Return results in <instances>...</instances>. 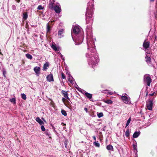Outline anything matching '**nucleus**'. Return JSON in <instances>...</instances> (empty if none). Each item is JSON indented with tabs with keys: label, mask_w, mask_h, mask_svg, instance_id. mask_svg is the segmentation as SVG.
I'll return each instance as SVG.
<instances>
[{
	"label": "nucleus",
	"mask_w": 157,
	"mask_h": 157,
	"mask_svg": "<svg viewBox=\"0 0 157 157\" xmlns=\"http://www.w3.org/2000/svg\"><path fill=\"white\" fill-rule=\"evenodd\" d=\"M64 30L63 29H61L59 30L58 32V35L59 36H61L63 33Z\"/></svg>",
	"instance_id": "obj_24"
},
{
	"label": "nucleus",
	"mask_w": 157,
	"mask_h": 157,
	"mask_svg": "<svg viewBox=\"0 0 157 157\" xmlns=\"http://www.w3.org/2000/svg\"><path fill=\"white\" fill-rule=\"evenodd\" d=\"M41 130L43 132L45 131V129L44 127V126L43 125H42L41 126Z\"/></svg>",
	"instance_id": "obj_35"
},
{
	"label": "nucleus",
	"mask_w": 157,
	"mask_h": 157,
	"mask_svg": "<svg viewBox=\"0 0 157 157\" xmlns=\"http://www.w3.org/2000/svg\"><path fill=\"white\" fill-rule=\"evenodd\" d=\"M49 63L48 62L44 64L42 70L44 71H46L48 69V67H49Z\"/></svg>",
	"instance_id": "obj_11"
},
{
	"label": "nucleus",
	"mask_w": 157,
	"mask_h": 157,
	"mask_svg": "<svg viewBox=\"0 0 157 157\" xmlns=\"http://www.w3.org/2000/svg\"><path fill=\"white\" fill-rule=\"evenodd\" d=\"M88 63L91 65H95L99 62V59L97 55H94L91 57H89Z\"/></svg>",
	"instance_id": "obj_2"
},
{
	"label": "nucleus",
	"mask_w": 157,
	"mask_h": 157,
	"mask_svg": "<svg viewBox=\"0 0 157 157\" xmlns=\"http://www.w3.org/2000/svg\"><path fill=\"white\" fill-rule=\"evenodd\" d=\"M73 78V77L71 76H69V77L68 78V81H69L71 83H72L73 82V81L72 79Z\"/></svg>",
	"instance_id": "obj_32"
},
{
	"label": "nucleus",
	"mask_w": 157,
	"mask_h": 157,
	"mask_svg": "<svg viewBox=\"0 0 157 157\" xmlns=\"http://www.w3.org/2000/svg\"><path fill=\"white\" fill-rule=\"evenodd\" d=\"M97 115L99 118H100L103 116V114L102 113H100L97 114Z\"/></svg>",
	"instance_id": "obj_33"
},
{
	"label": "nucleus",
	"mask_w": 157,
	"mask_h": 157,
	"mask_svg": "<svg viewBox=\"0 0 157 157\" xmlns=\"http://www.w3.org/2000/svg\"><path fill=\"white\" fill-rule=\"evenodd\" d=\"M143 47L144 48L147 49L149 47L150 43L148 41L146 42V40L144 42L143 45Z\"/></svg>",
	"instance_id": "obj_9"
},
{
	"label": "nucleus",
	"mask_w": 157,
	"mask_h": 157,
	"mask_svg": "<svg viewBox=\"0 0 157 157\" xmlns=\"http://www.w3.org/2000/svg\"><path fill=\"white\" fill-rule=\"evenodd\" d=\"M93 144L96 147H100V144L98 143V141H95L94 142Z\"/></svg>",
	"instance_id": "obj_26"
},
{
	"label": "nucleus",
	"mask_w": 157,
	"mask_h": 157,
	"mask_svg": "<svg viewBox=\"0 0 157 157\" xmlns=\"http://www.w3.org/2000/svg\"><path fill=\"white\" fill-rule=\"evenodd\" d=\"M144 82L147 83L148 86H150L151 83L152 81L151 77L149 76H146V75H145L144 76Z\"/></svg>",
	"instance_id": "obj_3"
},
{
	"label": "nucleus",
	"mask_w": 157,
	"mask_h": 157,
	"mask_svg": "<svg viewBox=\"0 0 157 157\" xmlns=\"http://www.w3.org/2000/svg\"><path fill=\"white\" fill-rule=\"evenodd\" d=\"M129 131L128 129L125 132V135L126 136L128 137L129 136Z\"/></svg>",
	"instance_id": "obj_25"
},
{
	"label": "nucleus",
	"mask_w": 157,
	"mask_h": 157,
	"mask_svg": "<svg viewBox=\"0 0 157 157\" xmlns=\"http://www.w3.org/2000/svg\"><path fill=\"white\" fill-rule=\"evenodd\" d=\"M52 48L55 51H56L57 50V49L56 48V45L54 44H52L51 46Z\"/></svg>",
	"instance_id": "obj_29"
},
{
	"label": "nucleus",
	"mask_w": 157,
	"mask_h": 157,
	"mask_svg": "<svg viewBox=\"0 0 157 157\" xmlns=\"http://www.w3.org/2000/svg\"><path fill=\"white\" fill-rule=\"evenodd\" d=\"M26 57L29 59H33V56L27 53L25 55Z\"/></svg>",
	"instance_id": "obj_20"
},
{
	"label": "nucleus",
	"mask_w": 157,
	"mask_h": 157,
	"mask_svg": "<svg viewBox=\"0 0 157 157\" xmlns=\"http://www.w3.org/2000/svg\"><path fill=\"white\" fill-rule=\"evenodd\" d=\"M104 102L105 103H107L108 104H111L113 103V101L111 100H104Z\"/></svg>",
	"instance_id": "obj_23"
},
{
	"label": "nucleus",
	"mask_w": 157,
	"mask_h": 157,
	"mask_svg": "<svg viewBox=\"0 0 157 157\" xmlns=\"http://www.w3.org/2000/svg\"><path fill=\"white\" fill-rule=\"evenodd\" d=\"M106 148L108 150H110L113 149V147L112 145L109 144L107 146Z\"/></svg>",
	"instance_id": "obj_21"
},
{
	"label": "nucleus",
	"mask_w": 157,
	"mask_h": 157,
	"mask_svg": "<svg viewBox=\"0 0 157 157\" xmlns=\"http://www.w3.org/2000/svg\"><path fill=\"white\" fill-rule=\"evenodd\" d=\"M45 134L46 135L49 136V139H52V137L50 136L51 135V133L49 132L48 129H47L45 131Z\"/></svg>",
	"instance_id": "obj_19"
},
{
	"label": "nucleus",
	"mask_w": 157,
	"mask_h": 157,
	"mask_svg": "<svg viewBox=\"0 0 157 157\" xmlns=\"http://www.w3.org/2000/svg\"><path fill=\"white\" fill-rule=\"evenodd\" d=\"M47 80L49 82H53L54 79L52 74L48 75L46 77Z\"/></svg>",
	"instance_id": "obj_7"
},
{
	"label": "nucleus",
	"mask_w": 157,
	"mask_h": 157,
	"mask_svg": "<svg viewBox=\"0 0 157 157\" xmlns=\"http://www.w3.org/2000/svg\"><path fill=\"white\" fill-rule=\"evenodd\" d=\"M61 93L66 99L69 100H70V98L68 97V95L67 91H65L64 90H62L61 91Z\"/></svg>",
	"instance_id": "obj_12"
},
{
	"label": "nucleus",
	"mask_w": 157,
	"mask_h": 157,
	"mask_svg": "<svg viewBox=\"0 0 157 157\" xmlns=\"http://www.w3.org/2000/svg\"><path fill=\"white\" fill-rule=\"evenodd\" d=\"M89 56H90V55L88 54H86V56L87 57H88Z\"/></svg>",
	"instance_id": "obj_44"
},
{
	"label": "nucleus",
	"mask_w": 157,
	"mask_h": 157,
	"mask_svg": "<svg viewBox=\"0 0 157 157\" xmlns=\"http://www.w3.org/2000/svg\"><path fill=\"white\" fill-rule=\"evenodd\" d=\"M147 95V94H146V96Z\"/></svg>",
	"instance_id": "obj_51"
},
{
	"label": "nucleus",
	"mask_w": 157,
	"mask_h": 157,
	"mask_svg": "<svg viewBox=\"0 0 157 157\" xmlns=\"http://www.w3.org/2000/svg\"><path fill=\"white\" fill-rule=\"evenodd\" d=\"M66 103L68 105H70L71 104L68 100H67L66 101Z\"/></svg>",
	"instance_id": "obj_38"
},
{
	"label": "nucleus",
	"mask_w": 157,
	"mask_h": 157,
	"mask_svg": "<svg viewBox=\"0 0 157 157\" xmlns=\"http://www.w3.org/2000/svg\"><path fill=\"white\" fill-rule=\"evenodd\" d=\"M85 95L89 99H91L92 97V94L89 93L87 92H86L85 94Z\"/></svg>",
	"instance_id": "obj_16"
},
{
	"label": "nucleus",
	"mask_w": 157,
	"mask_h": 157,
	"mask_svg": "<svg viewBox=\"0 0 157 157\" xmlns=\"http://www.w3.org/2000/svg\"><path fill=\"white\" fill-rule=\"evenodd\" d=\"M44 9V7H42L41 5L38 6L37 8V9L39 10H43Z\"/></svg>",
	"instance_id": "obj_34"
},
{
	"label": "nucleus",
	"mask_w": 157,
	"mask_h": 157,
	"mask_svg": "<svg viewBox=\"0 0 157 157\" xmlns=\"http://www.w3.org/2000/svg\"><path fill=\"white\" fill-rule=\"evenodd\" d=\"M0 55H3L2 54V53L1 52H0Z\"/></svg>",
	"instance_id": "obj_49"
},
{
	"label": "nucleus",
	"mask_w": 157,
	"mask_h": 157,
	"mask_svg": "<svg viewBox=\"0 0 157 157\" xmlns=\"http://www.w3.org/2000/svg\"><path fill=\"white\" fill-rule=\"evenodd\" d=\"M15 0L18 3H19L20 1V0Z\"/></svg>",
	"instance_id": "obj_46"
},
{
	"label": "nucleus",
	"mask_w": 157,
	"mask_h": 157,
	"mask_svg": "<svg viewBox=\"0 0 157 157\" xmlns=\"http://www.w3.org/2000/svg\"><path fill=\"white\" fill-rule=\"evenodd\" d=\"M61 112L62 114L64 116H66L67 115L66 112L65 110L62 109Z\"/></svg>",
	"instance_id": "obj_28"
},
{
	"label": "nucleus",
	"mask_w": 157,
	"mask_h": 157,
	"mask_svg": "<svg viewBox=\"0 0 157 157\" xmlns=\"http://www.w3.org/2000/svg\"><path fill=\"white\" fill-rule=\"evenodd\" d=\"M155 93V92H154L152 94H149V95L150 96H154V94Z\"/></svg>",
	"instance_id": "obj_41"
},
{
	"label": "nucleus",
	"mask_w": 157,
	"mask_h": 157,
	"mask_svg": "<svg viewBox=\"0 0 157 157\" xmlns=\"http://www.w3.org/2000/svg\"><path fill=\"white\" fill-rule=\"evenodd\" d=\"M10 101L12 103H13V104H15L16 103V100L15 98H12L11 99H10Z\"/></svg>",
	"instance_id": "obj_22"
},
{
	"label": "nucleus",
	"mask_w": 157,
	"mask_h": 157,
	"mask_svg": "<svg viewBox=\"0 0 157 157\" xmlns=\"http://www.w3.org/2000/svg\"><path fill=\"white\" fill-rule=\"evenodd\" d=\"M53 3H50L49 4V8L51 9H52L53 8Z\"/></svg>",
	"instance_id": "obj_31"
},
{
	"label": "nucleus",
	"mask_w": 157,
	"mask_h": 157,
	"mask_svg": "<svg viewBox=\"0 0 157 157\" xmlns=\"http://www.w3.org/2000/svg\"><path fill=\"white\" fill-rule=\"evenodd\" d=\"M109 94H110V95H111L113 93L111 92H109Z\"/></svg>",
	"instance_id": "obj_47"
},
{
	"label": "nucleus",
	"mask_w": 157,
	"mask_h": 157,
	"mask_svg": "<svg viewBox=\"0 0 157 157\" xmlns=\"http://www.w3.org/2000/svg\"><path fill=\"white\" fill-rule=\"evenodd\" d=\"M51 27L48 23L47 24V34H49L51 33Z\"/></svg>",
	"instance_id": "obj_14"
},
{
	"label": "nucleus",
	"mask_w": 157,
	"mask_h": 157,
	"mask_svg": "<svg viewBox=\"0 0 157 157\" xmlns=\"http://www.w3.org/2000/svg\"><path fill=\"white\" fill-rule=\"evenodd\" d=\"M131 120V118L130 117L128 119V121H127V123H126V127H126L129 125V124L130 123Z\"/></svg>",
	"instance_id": "obj_30"
},
{
	"label": "nucleus",
	"mask_w": 157,
	"mask_h": 157,
	"mask_svg": "<svg viewBox=\"0 0 157 157\" xmlns=\"http://www.w3.org/2000/svg\"><path fill=\"white\" fill-rule=\"evenodd\" d=\"M61 76H62V78L63 79H64L66 78L64 74V73L63 72H62L61 73Z\"/></svg>",
	"instance_id": "obj_36"
},
{
	"label": "nucleus",
	"mask_w": 157,
	"mask_h": 157,
	"mask_svg": "<svg viewBox=\"0 0 157 157\" xmlns=\"http://www.w3.org/2000/svg\"><path fill=\"white\" fill-rule=\"evenodd\" d=\"M33 70L36 74L38 76L40 73V67H36L34 68Z\"/></svg>",
	"instance_id": "obj_8"
},
{
	"label": "nucleus",
	"mask_w": 157,
	"mask_h": 157,
	"mask_svg": "<svg viewBox=\"0 0 157 157\" xmlns=\"http://www.w3.org/2000/svg\"><path fill=\"white\" fill-rule=\"evenodd\" d=\"M94 5L93 3H88L86 14V22L88 24L89 23L92 24L93 22L92 17L94 14L93 11L94 9Z\"/></svg>",
	"instance_id": "obj_1"
},
{
	"label": "nucleus",
	"mask_w": 157,
	"mask_h": 157,
	"mask_svg": "<svg viewBox=\"0 0 157 157\" xmlns=\"http://www.w3.org/2000/svg\"><path fill=\"white\" fill-rule=\"evenodd\" d=\"M28 17V14L27 12H24L23 13V19L25 20L27 19Z\"/></svg>",
	"instance_id": "obj_18"
},
{
	"label": "nucleus",
	"mask_w": 157,
	"mask_h": 157,
	"mask_svg": "<svg viewBox=\"0 0 157 157\" xmlns=\"http://www.w3.org/2000/svg\"><path fill=\"white\" fill-rule=\"evenodd\" d=\"M21 96L22 98L24 100H25L26 99V96L25 94H21Z\"/></svg>",
	"instance_id": "obj_27"
},
{
	"label": "nucleus",
	"mask_w": 157,
	"mask_h": 157,
	"mask_svg": "<svg viewBox=\"0 0 157 157\" xmlns=\"http://www.w3.org/2000/svg\"><path fill=\"white\" fill-rule=\"evenodd\" d=\"M67 100L66 99V98H62V101H63V102H66V101H67Z\"/></svg>",
	"instance_id": "obj_40"
},
{
	"label": "nucleus",
	"mask_w": 157,
	"mask_h": 157,
	"mask_svg": "<svg viewBox=\"0 0 157 157\" xmlns=\"http://www.w3.org/2000/svg\"><path fill=\"white\" fill-rule=\"evenodd\" d=\"M121 99L123 102L125 104H129L130 103V99L129 98L125 96H122L121 97Z\"/></svg>",
	"instance_id": "obj_5"
},
{
	"label": "nucleus",
	"mask_w": 157,
	"mask_h": 157,
	"mask_svg": "<svg viewBox=\"0 0 157 157\" xmlns=\"http://www.w3.org/2000/svg\"><path fill=\"white\" fill-rule=\"evenodd\" d=\"M155 17L156 18L157 17V11H156V12L155 13Z\"/></svg>",
	"instance_id": "obj_45"
},
{
	"label": "nucleus",
	"mask_w": 157,
	"mask_h": 157,
	"mask_svg": "<svg viewBox=\"0 0 157 157\" xmlns=\"http://www.w3.org/2000/svg\"><path fill=\"white\" fill-rule=\"evenodd\" d=\"M36 121L38 122L40 125L44 124V122L41 120L39 117H37L36 119Z\"/></svg>",
	"instance_id": "obj_13"
},
{
	"label": "nucleus",
	"mask_w": 157,
	"mask_h": 157,
	"mask_svg": "<svg viewBox=\"0 0 157 157\" xmlns=\"http://www.w3.org/2000/svg\"><path fill=\"white\" fill-rule=\"evenodd\" d=\"M84 110L86 111V113H87L88 112V109L87 108H84Z\"/></svg>",
	"instance_id": "obj_42"
},
{
	"label": "nucleus",
	"mask_w": 157,
	"mask_h": 157,
	"mask_svg": "<svg viewBox=\"0 0 157 157\" xmlns=\"http://www.w3.org/2000/svg\"><path fill=\"white\" fill-rule=\"evenodd\" d=\"M132 146H133V147L134 150H137V148H136L137 147L136 146V145H135L134 144H133Z\"/></svg>",
	"instance_id": "obj_37"
},
{
	"label": "nucleus",
	"mask_w": 157,
	"mask_h": 157,
	"mask_svg": "<svg viewBox=\"0 0 157 157\" xmlns=\"http://www.w3.org/2000/svg\"><path fill=\"white\" fill-rule=\"evenodd\" d=\"M6 74V72L5 71H3V76L5 77H6V76L5 75Z\"/></svg>",
	"instance_id": "obj_39"
},
{
	"label": "nucleus",
	"mask_w": 157,
	"mask_h": 157,
	"mask_svg": "<svg viewBox=\"0 0 157 157\" xmlns=\"http://www.w3.org/2000/svg\"><path fill=\"white\" fill-rule=\"evenodd\" d=\"M155 0H150L151 2H153Z\"/></svg>",
	"instance_id": "obj_48"
},
{
	"label": "nucleus",
	"mask_w": 157,
	"mask_h": 157,
	"mask_svg": "<svg viewBox=\"0 0 157 157\" xmlns=\"http://www.w3.org/2000/svg\"><path fill=\"white\" fill-rule=\"evenodd\" d=\"M93 138L94 140L95 141H96V138L95 136H93Z\"/></svg>",
	"instance_id": "obj_43"
},
{
	"label": "nucleus",
	"mask_w": 157,
	"mask_h": 157,
	"mask_svg": "<svg viewBox=\"0 0 157 157\" xmlns=\"http://www.w3.org/2000/svg\"><path fill=\"white\" fill-rule=\"evenodd\" d=\"M145 59H146V62L147 63H150L151 62V58L147 55H146L145 57Z\"/></svg>",
	"instance_id": "obj_17"
},
{
	"label": "nucleus",
	"mask_w": 157,
	"mask_h": 157,
	"mask_svg": "<svg viewBox=\"0 0 157 157\" xmlns=\"http://www.w3.org/2000/svg\"><path fill=\"white\" fill-rule=\"evenodd\" d=\"M153 99L154 98H153L152 99H150L148 101V102H147L146 106L147 109L149 110H151L152 109L153 105Z\"/></svg>",
	"instance_id": "obj_4"
},
{
	"label": "nucleus",
	"mask_w": 157,
	"mask_h": 157,
	"mask_svg": "<svg viewBox=\"0 0 157 157\" xmlns=\"http://www.w3.org/2000/svg\"><path fill=\"white\" fill-rule=\"evenodd\" d=\"M80 29L79 27L77 26H75L73 29L72 32L75 34L77 35L78 34L79 32H80Z\"/></svg>",
	"instance_id": "obj_6"
},
{
	"label": "nucleus",
	"mask_w": 157,
	"mask_h": 157,
	"mask_svg": "<svg viewBox=\"0 0 157 157\" xmlns=\"http://www.w3.org/2000/svg\"><path fill=\"white\" fill-rule=\"evenodd\" d=\"M53 9L56 13H59L61 12V8L57 5H56L54 7Z\"/></svg>",
	"instance_id": "obj_10"
},
{
	"label": "nucleus",
	"mask_w": 157,
	"mask_h": 157,
	"mask_svg": "<svg viewBox=\"0 0 157 157\" xmlns=\"http://www.w3.org/2000/svg\"><path fill=\"white\" fill-rule=\"evenodd\" d=\"M140 132H135L133 135V137L134 138H137L140 135Z\"/></svg>",
	"instance_id": "obj_15"
},
{
	"label": "nucleus",
	"mask_w": 157,
	"mask_h": 157,
	"mask_svg": "<svg viewBox=\"0 0 157 157\" xmlns=\"http://www.w3.org/2000/svg\"><path fill=\"white\" fill-rule=\"evenodd\" d=\"M62 124H63V125H66L65 124H64V123H62Z\"/></svg>",
	"instance_id": "obj_50"
}]
</instances>
